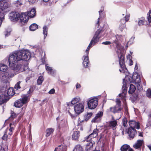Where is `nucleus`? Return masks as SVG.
<instances>
[{"mask_svg": "<svg viewBox=\"0 0 151 151\" xmlns=\"http://www.w3.org/2000/svg\"><path fill=\"white\" fill-rule=\"evenodd\" d=\"M143 141L141 140H138L137 141L134 145L133 147L135 149H138L141 147L143 143Z\"/></svg>", "mask_w": 151, "mask_h": 151, "instance_id": "22", "label": "nucleus"}, {"mask_svg": "<svg viewBox=\"0 0 151 151\" xmlns=\"http://www.w3.org/2000/svg\"><path fill=\"white\" fill-rule=\"evenodd\" d=\"M140 83H135L137 84V86L138 90L139 91H141L142 90V88L141 85L140 84Z\"/></svg>", "mask_w": 151, "mask_h": 151, "instance_id": "44", "label": "nucleus"}, {"mask_svg": "<svg viewBox=\"0 0 151 151\" xmlns=\"http://www.w3.org/2000/svg\"><path fill=\"white\" fill-rule=\"evenodd\" d=\"M30 57V53L28 50L18 51L11 54L9 57V66H13L18 61L21 60L27 61Z\"/></svg>", "mask_w": 151, "mask_h": 151, "instance_id": "1", "label": "nucleus"}, {"mask_svg": "<svg viewBox=\"0 0 151 151\" xmlns=\"http://www.w3.org/2000/svg\"><path fill=\"white\" fill-rule=\"evenodd\" d=\"M125 79L128 82H133L134 83H140L141 82L139 75L136 73H134L132 77L130 76H127L125 77Z\"/></svg>", "mask_w": 151, "mask_h": 151, "instance_id": "8", "label": "nucleus"}, {"mask_svg": "<svg viewBox=\"0 0 151 151\" xmlns=\"http://www.w3.org/2000/svg\"><path fill=\"white\" fill-rule=\"evenodd\" d=\"M129 123L130 127V128L134 129L136 128L137 129H139L140 128L139 122H136L134 121L131 120L129 121Z\"/></svg>", "mask_w": 151, "mask_h": 151, "instance_id": "18", "label": "nucleus"}, {"mask_svg": "<svg viewBox=\"0 0 151 151\" xmlns=\"http://www.w3.org/2000/svg\"><path fill=\"white\" fill-rule=\"evenodd\" d=\"M121 151H133V149L130 148V146L127 144L123 145L120 148Z\"/></svg>", "mask_w": 151, "mask_h": 151, "instance_id": "20", "label": "nucleus"}, {"mask_svg": "<svg viewBox=\"0 0 151 151\" xmlns=\"http://www.w3.org/2000/svg\"><path fill=\"white\" fill-rule=\"evenodd\" d=\"M54 131V129L52 128H49L47 129L46 131V136L47 137L49 136Z\"/></svg>", "mask_w": 151, "mask_h": 151, "instance_id": "27", "label": "nucleus"}, {"mask_svg": "<svg viewBox=\"0 0 151 151\" xmlns=\"http://www.w3.org/2000/svg\"><path fill=\"white\" fill-rule=\"evenodd\" d=\"M92 115V113L91 112L88 113L87 114L86 116L88 118H90Z\"/></svg>", "mask_w": 151, "mask_h": 151, "instance_id": "52", "label": "nucleus"}, {"mask_svg": "<svg viewBox=\"0 0 151 151\" xmlns=\"http://www.w3.org/2000/svg\"><path fill=\"white\" fill-rule=\"evenodd\" d=\"M19 18L20 14L17 12H12L9 14V18L11 21H17Z\"/></svg>", "mask_w": 151, "mask_h": 151, "instance_id": "12", "label": "nucleus"}, {"mask_svg": "<svg viewBox=\"0 0 151 151\" xmlns=\"http://www.w3.org/2000/svg\"><path fill=\"white\" fill-rule=\"evenodd\" d=\"M117 122L116 120L114 119L106 122V126L107 129L112 128L113 130L116 129Z\"/></svg>", "mask_w": 151, "mask_h": 151, "instance_id": "11", "label": "nucleus"}, {"mask_svg": "<svg viewBox=\"0 0 151 151\" xmlns=\"http://www.w3.org/2000/svg\"><path fill=\"white\" fill-rule=\"evenodd\" d=\"M66 147L63 145H60L56 148L54 151H66Z\"/></svg>", "mask_w": 151, "mask_h": 151, "instance_id": "24", "label": "nucleus"}, {"mask_svg": "<svg viewBox=\"0 0 151 151\" xmlns=\"http://www.w3.org/2000/svg\"><path fill=\"white\" fill-rule=\"evenodd\" d=\"M55 92V90L54 89H52L49 92V93L50 94H53Z\"/></svg>", "mask_w": 151, "mask_h": 151, "instance_id": "51", "label": "nucleus"}, {"mask_svg": "<svg viewBox=\"0 0 151 151\" xmlns=\"http://www.w3.org/2000/svg\"><path fill=\"white\" fill-rule=\"evenodd\" d=\"M81 87V85L78 83H77L76 86V87L77 89L80 88Z\"/></svg>", "mask_w": 151, "mask_h": 151, "instance_id": "55", "label": "nucleus"}, {"mask_svg": "<svg viewBox=\"0 0 151 151\" xmlns=\"http://www.w3.org/2000/svg\"><path fill=\"white\" fill-rule=\"evenodd\" d=\"M73 151H84L82 147L79 145H76Z\"/></svg>", "mask_w": 151, "mask_h": 151, "instance_id": "33", "label": "nucleus"}, {"mask_svg": "<svg viewBox=\"0 0 151 151\" xmlns=\"http://www.w3.org/2000/svg\"><path fill=\"white\" fill-rule=\"evenodd\" d=\"M12 124H10V128L8 130L7 129L6 130H7V132L9 131V132L8 134L10 135H11L12 134V131L14 130V127L13 126H12Z\"/></svg>", "mask_w": 151, "mask_h": 151, "instance_id": "38", "label": "nucleus"}, {"mask_svg": "<svg viewBox=\"0 0 151 151\" xmlns=\"http://www.w3.org/2000/svg\"><path fill=\"white\" fill-rule=\"evenodd\" d=\"M21 83V81H18L15 85L14 88L16 90H18L21 88L20 84Z\"/></svg>", "mask_w": 151, "mask_h": 151, "instance_id": "40", "label": "nucleus"}, {"mask_svg": "<svg viewBox=\"0 0 151 151\" xmlns=\"http://www.w3.org/2000/svg\"><path fill=\"white\" fill-rule=\"evenodd\" d=\"M37 28L38 25L35 23L32 24L29 27L30 30L32 31H35Z\"/></svg>", "mask_w": 151, "mask_h": 151, "instance_id": "34", "label": "nucleus"}, {"mask_svg": "<svg viewBox=\"0 0 151 151\" xmlns=\"http://www.w3.org/2000/svg\"><path fill=\"white\" fill-rule=\"evenodd\" d=\"M147 146L150 149V150L151 151V146H150V145H148Z\"/></svg>", "mask_w": 151, "mask_h": 151, "instance_id": "59", "label": "nucleus"}, {"mask_svg": "<svg viewBox=\"0 0 151 151\" xmlns=\"http://www.w3.org/2000/svg\"><path fill=\"white\" fill-rule=\"evenodd\" d=\"M127 119L126 118H124L122 120V125L124 127L127 126Z\"/></svg>", "mask_w": 151, "mask_h": 151, "instance_id": "41", "label": "nucleus"}, {"mask_svg": "<svg viewBox=\"0 0 151 151\" xmlns=\"http://www.w3.org/2000/svg\"><path fill=\"white\" fill-rule=\"evenodd\" d=\"M135 89L136 88L135 86L131 84L130 85L128 92L129 93L132 94L134 92Z\"/></svg>", "mask_w": 151, "mask_h": 151, "instance_id": "32", "label": "nucleus"}, {"mask_svg": "<svg viewBox=\"0 0 151 151\" xmlns=\"http://www.w3.org/2000/svg\"><path fill=\"white\" fill-rule=\"evenodd\" d=\"M122 95H124V96L122 95V96H123V97H124V96H125V94H121V93H120V94H119V97H121V96H122Z\"/></svg>", "mask_w": 151, "mask_h": 151, "instance_id": "58", "label": "nucleus"}, {"mask_svg": "<svg viewBox=\"0 0 151 151\" xmlns=\"http://www.w3.org/2000/svg\"><path fill=\"white\" fill-rule=\"evenodd\" d=\"M0 16H3V14L0 12Z\"/></svg>", "mask_w": 151, "mask_h": 151, "instance_id": "64", "label": "nucleus"}, {"mask_svg": "<svg viewBox=\"0 0 151 151\" xmlns=\"http://www.w3.org/2000/svg\"><path fill=\"white\" fill-rule=\"evenodd\" d=\"M139 136L142 137V134L140 132H139Z\"/></svg>", "mask_w": 151, "mask_h": 151, "instance_id": "62", "label": "nucleus"}, {"mask_svg": "<svg viewBox=\"0 0 151 151\" xmlns=\"http://www.w3.org/2000/svg\"><path fill=\"white\" fill-rule=\"evenodd\" d=\"M138 68V67H137V64H136L135 66V68H134V69H136L137 70Z\"/></svg>", "mask_w": 151, "mask_h": 151, "instance_id": "61", "label": "nucleus"}, {"mask_svg": "<svg viewBox=\"0 0 151 151\" xmlns=\"http://www.w3.org/2000/svg\"><path fill=\"white\" fill-rule=\"evenodd\" d=\"M29 16L26 12L22 13L21 15H20V21L21 22L25 23L27 22L28 20Z\"/></svg>", "mask_w": 151, "mask_h": 151, "instance_id": "15", "label": "nucleus"}, {"mask_svg": "<svg viewBox=\"0 0 151 151\" xmlns=\"http://www.w3.org/2000/svg\"><path fill=\"white\" fill-rule=\"evenodd\" d=\"M7 130L6 131L4 135L2 137L3 140H7Z\"/></svg>", "mask_w": 151, "mask_h": 151, "instance_id": "46", "label": "nucleus"}, {"mask_svg": "<svg viewBox=\"0 0 151 151\" xmlns=\"http://www.w3.org/2000/svg\"><path fill=\"white\" fill-rule=\"evenodd\" d=\"M44 80V78L42 76H41L39 77L37 80V83L38 85L41 84Z\"/></svg>", "mask_w": 151, "mask_h": 151, "instance_id": "37", "label": "nucleus"}, {"mask_svg": "<svg viewBox=\"0 0 151 151\" xmlns=\"http://www.w3.org/2000/svg\"><path fill=\"white\" fill-rule=\"evenodd\" d=\"M93 146V143L91 142L88 143L86 146V150L87 151L90 150L92 148Z\"/></svg>", "mask_w": 151, "mask_h": 151, "instance_id": "31", "label": "nucleus"}, {"mask_svg": "<svg viewBox=\"0 0 151 151\" xmlns=\"http://www.w3.org/2000/svg\"><path fill=\"white\" fill-rule=\"evenodd\" d=\"M134 38V37H132L130 38L127 44L126 45V46H127V47H128V45H129L131 44L133 42Z\"/></svg>", "mask_w": 151, "mask_h": 151, "instance_id": "39", "label": "nucleus"}, {"mask_svg": "<svg viewBox=\"0 0 151 151\" xmlns=\"http://www.w3.org/2000/svg\"><path fill=\"white\" fill-rule=\"evenodd\" d=\"M131 57V55H129L127 57L128 58H129V65H132L133 64V62L130 59V58Z\"/></svg>", "mask_w": 151, "mask_h": 151, "instance_id": "47", "label": "nucleus"}, {"mask_svg": "<svg viewBox=\"0 0 151 151\" xmlns=\"http://www.w3.org/2000/svg\"><path fill=\"white\" fill-rule=\"evenodd\" d=\"M3 16H0V27L1 26V25L2 21L1 17H2Z\"/></svg>", "mask_w": 151, "mask_h": 151, "instance_id": "56", "label": "nucleus"}, {"mask_svg": "<svg viewBox=\"0 0 151 151\" xmlns=\"http://www.w3.org/2000/svg\"><path fill=\"white\" fill-rule=\"evenodd\" d=\"M36 12L35 9L34 8H32L30 11H28L27 13L29 17L32 18L35 16Z\"/></svg>", "mask_w": 151, "mask_h": 151, "instance_id": "23", "label": "nucleus"}, {"mask_svg": "<svg viewBox=\"0 0 151 151\" xmlns=\"http://www.w3.org/2000/svg\"><path fill=\"white\" fill-rule=\"evenodd\" d=\"M145 18L143 17L139 18L138 22V25L139 26L143 25L145 23Z\"/></svg>", "mask_w": 151, "mask_h": 151, "instance_id": "29", "label": "nucleus"}, {"mask_svg": "<svg viewBox=\"0 0 151 151\" xmlns=\"http://www.w3.org/2000/svg\"><path fill=\"white\" fill-rule=\"evenodd\" d=\"M111 43V42L109 41H106L103 42H102V44H103L105 45H107L110 44Z\"/></svg>", "mask_w": 151, "mask_h": 151, "instance_id": "54", "label": "nucleus"}, {"mask_svg": "<svg viewBox=\"0 0 151 151\" xmlns=\"http://www.w3.org/2000/svg\"><path fill=\"white\" fill-rule=\"evenodd\" d=\"M98 130L97 129H94L92 133L89 135L86 139V141H90L91 140L92 138L96 137L98 135Z\"/></svg>", "mask_w": 151, "mask_h": 151, "instance_id": "17", "label": "nucleus"}, {"mask_svg": "<svg viewBox=\"0 0 151 151\" xmlns=\"http://www.w3.org/2000/svg\"><path fill=\"white\" fill-rule=\"evenodd\" d=\"M32 77V76L30 75H29L26 78V81L27 82Z\"/></svg>", "mask_w": 151, "mask_h": 151, "instance_id": "53", "label": "nucleus"}, {"mask_svg": "<svg viewBox=\"0 0 151 151\" xmlns=\"http://www.w3.org/2000/svg\"><path fill=\"white\" fill-rule=\"evenodd\" d=\"M116 106H120L121 105V101L119 99H116Z\"/></svg>", "mask_w": 151, "mask_h": 151, "instance_id": "45", "label": "nucleus"}, {"mask_svg": "<svg viewBox=\"0 0 151 151\" xmlns=\"http://www.w3.org/2000/svg\"><path fill=\"white\" fill-rule=\"evenodd\" d=\"M10 4L4 0L0 1V9L2 11L7 9L9 6Z\"/></svg>", "mask_w": 151, "mask_h": 151, "instance_id": "14", "label": "nucleus"}, {"mask_svg": "<svg viewBox=\"0 0 151 151\" xmlns=\"http://www.w3.org/2000/svg\"><path fill=\"white\" fill-rule=\"evenodd\" d=\"M129 137L133 138L137 133L136 130L134 129L129 128L127 132Z\"/></svg>", "mask_w": 151, "mask_h": 151, "instance_id": "19", "label": "nucleus"}, {"mask_svg": "<svg viewBox=\"0 0 151 151\" xmlns=\"http://www.w3.org/2000/svg\"><path fill=\"white\" fill-rule=\"evenodd\" d=\"M122 17H123V18L121 19L120 20L121 23L119 24V29L121 32L126 29L125 23L128 21L129 19L130 15L129 14H127L124 16V14L122 15Z\"/></svg>", "mask_w": 151, "mask_h": 151, "instance_id": "9", "label": "nucleus"}, {"mask_svg": "<svg viewBox=\"0 0 151 151\" xmlns=\"http://www.w3.org/2000/svg\"><path fill=\"white\" fill-rule=\"evenodd\" d=\"M101 31L100 30H98L96 31L94 36L93 37L87 49L86 50V56H84L83 57V58L84 59L83 63L84 66L85 67H87L88 65L89 58L88 55L89 53V50L92 45H94L99 41V39L101 37Z\"/></svg>", "mask_w": 151, "mask_h": 151, "instance_id": "2", "label": "nucleus"}, {"mask_svg": "<svg viewBox=\"0 0 151 151\" xmlns=\"http://www.w3.org/2000/svg\"><path fill=\"white\" fill-rule=\"evenodd\" d=\"M80 136V132L77 131L74 132L72 135V138L75 140L77 139Z\"/></svg>", "mask_w": 151, "mask_h": 151, "instance_id": "26", "label": "nucleus"}, {"mask_svg": "<svg viewBox=\"0 0 151 151\" xmlns=\"http://www.w3.org/2000/svg\"><path fill=\"white\" fill-rule=\"evenodd\" d=\"M37 0H29V2L30 4H34L37 2Z\"/></svg>", "mask_w": 151, "mask_h": 151, "instance_id": "49", "label": "nucleus"}, {"mask_svg": "<svg viewBox=\"0 0 151 151\" xmlns=\"http://www.w3.org/2000/svg\"><path fill=\"white\" fill-rule=\"evenodd\" d=\"M30 97L28 95H23L21 98L17 100L14 103L15 107L17 108L21 107L23 104H27L29 100Z\"/></svg>", "mask_w": 151, "mask_h": 151, "instance_id": "6", "label": "nucleus"}, {"mask_svg": "<svg viewBox=\"0 0 151 151\" xmlns=\"http://www.w3.org/2000/svg\"><path fill=\"white\" fill-rule=\"evenodd\" d=\"M103 115V112L102 111H99L96 114V116L92 120L93 122H99L101 120V118Z\"/></svg>", "mask_w": 151, "mask_h": 151, "instance_id": "16", "label": "nucleus"}, {"mask_svg": "<svg viewBox=\"0 0 151 151\" xmlns=\"http://www.w3.org/2000/svg\"><path fill=\"white\" fill-rule=\"evenodd\" d=\"M123 38L122 36L119 35H116V39L113 40V42L115 43L116 44H117L119 40H121Z\"/></svg>", "mask_w": 151, "mask_h": 151, "instance_id": "28", "label": "nucleus"}, {"mask_svg": "<svg viewBox=\"0 0 151 151\" xmlns=\"http://www.w3.org/2000/svg\"><path fill=\"white\" fill-rule=\"evenodd\" d=\"M6 90V87H4L3 88H1V87L0 86V92L1 93H3V92L5 91Z\"/></svg>", "mask_w": 151, "mask_h": 151, "instance_id": "50", "label": "nucleus"}, {"mask_svg": "<svg viewBox=\"0 0 151 151\" xmlns=\"http://www.w3.org/2000/svg\"><path fill=\"white\" fill-rule=\"evenodd\" d=\"M15 5L16 6H20L22 5V3L19 1L17 0L16 1V2L15 3Z\"/></svg>", "mask_w": 151, "mask_h": 151, "instance_id": "48", "label": "nucleus"}, {"mask_svg": "<svg viewBox=\"0 0 151 151\" xmlns=\"http://www.w3.org/2000/svg\"><path fill=\"white\" fill-rule=\"evenodd\" d=\"M8 67L6 65L0 63V79L3 81L6 80L14 76V73H11V70H10L6 71Z\"/></svg>", "mask_w": 151, "mask_h": 151, "instance_id": "3", "label": "nucleus"}, {"mask_svg": "<svg viewBox=\"0 0 151 151\" xmlns=\"http://www.w3.org/2000/svg\"><path fill=\"white\" fill-rule=\"evenodd\" d=\"M98 99L96 98L89 99L87 102L89 108L90 109H94L95 108L98 104Z\"/></svg>", "mask_w": 151, "mask_h": 151, "instance_id": "10", "label": "nucleus"}, {"mask_svg": "<svg viewBox=\"0 0 151 151\" xmlns=\"http://www.w3.org/2000/svg\"><path fill=\"white\" fill-rule=\"evenodd\" d=\"M103 10H101V11H99V14L100 15V16H101V13L102 12H103Z\"/></svg>", "mask_w": 151, "mask_h": 151, "instance_id": "60", "label": "nucleus"}, {"mask_svg": "<svg viewBox=\"0 0 151 151\" xmlns=\"http://www.w3.org/2000/svg\"><path fill=\"white\" fill-rule=\"evenodd\" d=\"M122 89H123V90L125 91L126 90V86L124 85V84L123 86H122Z\"/></svg>", "mask_w": 151, "mask_h": 151, "instance_id": "57", "label": "nucleus"}, {"mask_svg": "<svg viewBox=\"0 0 151 151\" xmlns=\"http://www.w3.org/2000/svg\"><path fill=\"white\" fill-rule=\"evenodd\" d=\"M68 113L72 118L78 121V124H80V123L82 122V121L80 120V119L78 116H76L75 115L72 114L69 111H68Z\"/></svg>", "mask_w": 151, "mask_h": 151, "instance_id": "25", "label": "nucleus"}, {"mask_svg": "<svg viewBox=\"0 0 151 151\" xmlns=\"http://www.w3.org/2000/svg\"><path fill=\"white\" fill-rule=\"evenodd\" d=\"M49 0H43V1L45 2H48Z\"/></svg>", "mask_w": 151, "mask_h": 151, "instance_id": "63", "label": "nucleus"}, {"mask_svg": "<svg viewBox=\"0 0 151 151\" xmlns=\"http://www.w3.org/2000/svg\"><path fill=\"white\" fill-rule=\"evenodd\" d=\"M80 100V98L78 97H76L71 101V103L72 104H74L78 102Z\"/></svg>", "mask_w": 151, "mask_h": 151, "instance_id": "36", "label": "nucleus"}, {"mask_svg": "<svg viewBox=\"0 0 151 151\" xmlns=\"http://www.w3.org/2000/svg\"><path fill=\"white\" fill-rule=\"evenodd\" d=\"M46 69L48 72V73L50 74L53 75L55 72V70H53L52 68L50 67L46 66Z\"/></svg>", "mask_w": 151, "mask_h": 151, "instance_id": "30", "label": "nucleus"}, {"mask_svg": "<svg viewBox=\"0 0 151 151\" xmlns=\"http://www.w3.org/2000/svg\"><path fill=\"white\" fill-rule=\"evenodd\" d=\"M146 95L148 97H151V91L150 89H149L147 90L146 92Z\"/></svg>", "mask_w": 151, "mask_h": 151, "instance_id": "43", "label": "nucleus"}, {"mask_svg": "<svg viewBox=\"0 0 151 151\" xmlns=\"http://www.w3.org/2000/svg\"><path fill=\"white\" fill-rule=\"evenodd\" d=\"M116 53L119 58V64L121 68L119 70L121 72L124 73L127 71V70L124 65V56L122 54L124 50L123 47L122 46L118 45L116 46Z\"/></svg>", "mask_w": 151, "mask_h": 151, "instance_id": "4", "label": "nucleus"}, {"mask_svg": "<svg viewBox=\"0 0 151 151\" xmlns=\"http://www.w3.org/2000/svg\"><path fill=\"white\" fill-rule=\"evenodd\" d=\"M148 21L149 23L151 22V10L149 11L148 16L147 17Z\"/></svg>", "mask_w": 151, "mask_h": 151, "instance_id": "42", "label": "nucleus"}, {"mask_svg": "<svg viewBox=\"0 0 151 151\" xmlns=\"http://www.w3.org/2000/svg\"><path fill=\"white\" fill-rule=\"evenodd\" d=\"M110 110L111 112L115 113L120 111L121 110V108L120 106H116L114 107H111Z\"/></svg>", "mask_w": 151, "mask_h": 151, "instance_id": "21", "label": "nucleus"}, {"mask_svg": "<svg viewBox=\"0 0 151 151\" xmlns=\"http://www.w3.org/2000/svg\"><path fill=\"white\" fill-rule=\"evenodd\" d=\"M11 68V73H13L16 75V74L18 73L25 70L28 68V65L27 63L26 64H15L13 65V66H10Z\"/></svg>", "mask_w": 151, "mask_h": 151, "instance_id": "5", "label": "nucleus"}, {"mask_svg": "<svg viewBox=\"0 0 151 151\" xmlns=\"http://www.w3.org/2000/svg\"><path fill=\"white\" fill-rule=\"evenodd\" d=\"M74 109L75 112L78 114L83 111L84 106L83 104H78L75 106Z\"/></svg>", "mask_w": 151, "mask_h": 151, "instance_id": "13", "label": "nucleus"}, {"mask_svg": "<svg viewBox=\"0 0 151 151\" xmlns=\"http://www.w3.org/2000/svg\"><path fill=\"white\" fill-rule=\"evenodd\" d=\"M7 94L6 95L1 94L0 96V104L6 102L9 99V96H13L15 94V92L12 88H9L7 91Z\"/></svg>", "mask_w": 151, "mask_h": 151, "instance_id": "7", "label": "nucleus"}, {"mask_svg": "<svg viewBox=\"0 0 151 151\" xmlns=\"http://www.w3.org/2000/svg\"><path fill=\"white\" fill-rule=\"evenodd\" d=\"M47 27L46 26H45L43 28V33L44 35V39H45L47 35Z\"/></svg>", "mask_w": 151, "mask_h": 151, "instance_id": "35", "label": "nucleus"}]
</instances>
